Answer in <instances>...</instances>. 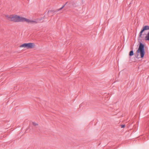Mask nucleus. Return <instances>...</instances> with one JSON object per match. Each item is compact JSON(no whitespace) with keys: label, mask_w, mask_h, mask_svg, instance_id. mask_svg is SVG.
Wrapping results in <instances>:
<instances>
[{"label":"nucleus","mask_w":149,"mask_h":149,"mask_svg":"<svg viewBox=\"0 0 149 149\" xmlns=\"http://www.w3.org/2000/svg\"><path fill=\"white\" fill-rule=\"evenodd\" d=\"M67 3H68V2H66L65 4L61 8H60L58 9H57V11H59V10L62 9L64 7V6L66 5V4H67Z\"/></svg>","instance_id":"6e6552de"},{"label":"nucleus","mask_w":149,"mask_h":149,"mask_svg":"<svg viewBox=\"0 0 149 149\" xmlns=\"http://www.w3.org/2000/svg\"><path fill=\"white\" fill-rule=\"evenodd\" d=\"M149 30V26H144L142 29L141 31L139 34V37L141 38L143 32L145 31Z\"/></svg>","instance_id":"20e7f679"},{"label":"nucleus","mask_w":149,"mask_h":149,"mask_svg":"<svg viewBox=\"0 0 149 149\" xmlns=\"http://www.w3.org/2000/svg\"><path fill=\"white\" fill-rule=\"evenodd\" d=\"M23 22H27L28 23H32L36 24L38 23V22L36 21L33 20H30L25 18H23Z\"/></svg>","instance_id":"39448f33"},{"label":"nucleus","mask_w":149,"mask_h":149,"mask_svg":"<svg viewBox=\"0 0 149 149\" xmlns=\"http://www.w3.org/2000/svg\"><path fill=\"white\" fill-rule=\"evenodd\" d=\"M56 11H58L57 10H51L48 11V13L49 14V16H52L54 14V13H55Z\"/></svg>","instance_id":"423d86ee"},{"label":"nucleus","mask_w":149,"mask_h":149,"mask_svg":"<svg viewBox=\"0 0 149 149\" xmlns=\"http://www.w3.org/2000/svg\"><path fill=\"white\" fill-rule=\"evenodd\" d=\"M144 46L143 44L141 43H140L139 44V47L138 49L136 51V54L138 56V54L139 53L141 56V58H143L145 54Z\"/></svg>","instance_id":"f03ea898"},{"label":"nucleus","mask_w":149,"mask_h":149,"mask_svg":"<svg viewBox=\"0 0 149 149\" xmlns=\"http://www.w3.org/2000/svg\"><path fill=\"white\" fill-rule=\"evenodd\" d=\"M133 54H134V52H133V51H132V50L130 52L129 55L130 56H132L133 55Z\"/></svg>","instance_id":"1a4fd4ad"},{"label":"nucleus","mask_w":149,"mask_h":149,"mask_svg":"<svg viewBox=\"0 0 149 149\" xmlns=\"http://www.w3.org/2000/svg\"><path fill=\"white\" fill-rule=\"evenodd\" d=\"M35 46V44L33 43H29L23 44L20 45V47H24L27 49H31L34 48Z\"/></svg>","instance_id":"7ed1b4c3"},{"label":"nucleus","mask_w":149,"mask_h":149,"mask_svg":"<svg viewBox=\"0 0 149 149\" xmlns=\"http://www.w3.org/2000/svg\"><path fill=\"white\" fill-rule=\"evenodd\" d=\"M32 124H33V125L34 126H37L38 125V124H37V123H35V122H32Z\"/></svg>","instance_id":"9d476101"},{"label":"nucleus","mask_w":149,"mask_h":149,"mask_svg":"<svg viewBox=\"0 0 149 149\" xmlns=\"http://www.w3.org/2000/svg\"><path fill=\"white\" fill-rule=\"evenodd\" d=\"M121 127L122 128H123L124 127H125V125H121Z\"/></svg>","instance_id":"9b49d317"},{"label":"nucleus","mask_w":149,"mask_h":149,"mask_svg":"<svg viewBox=\"0 0 149 149\" xmlns=\"http://www.w3.org/2000/svg\"><path fill=\"white\" fill-rule=\"evenodd\" d=\"M145 40L146 41H149V32L145 37Z\"/></svg>","instance_id":"0eeeda50"},{"label":"nucleus","mask_w":149,"mask_h":149,"mask_svg":"<svg viewBox=\"0 0 149 149\" xmlns=\"http://www.w3.org/2000/svg\"><path fill=\"white\" fill-rule=\"evenodd\" d=\"M6 17L7 19L10 21L15 22H23L24 17H21L17 15H6Z\"/></svg>","instance_id":"f257e3e1"}]
</instances>
